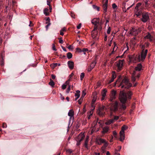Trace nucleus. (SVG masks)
Wrapping results in <instances>:
<instances>
[{
    "instance_id": "f257e3e1",
    "label": "nucleus",
    "mask_w": 155,
    "mask_h": 155,
    "mask_svg": "<svg viewBox=\"0 0 155 155\" xmlns=\"http://www.w3.org/2000/svg\"><path fill=\"white\" fill-rule=\"evenodd\" d=\"M132 94L131 92L130 91L127 93H125L124 91H120L119 95V99L120 102L122 104L125 103L127 98L131 99Z\"/></svg>"
},
{
    "instance_id": "f03ea898",
    "label": "nucleus",
    "mask_w": 155,
    "mask_h": 155,
    "mask_svg": "<svg viewBox=\"0 0 155 155\" xmlns=\"http://www.w3.org/2000/svg\"><path fill=\"white\" fill-rule=\"evenodd\" d=\"M132 86V84L130 82L129 79L127 78H124L120 83L119 87H121L122 88L124 87L128 89Z\"/></svg>"
},
{
    "instance_id": "7ed1b4c3",
    "label": "nucleus",
    "mask_w": 155,
    "mask_h": 155,
    "mask_svg": "<svg viewBox=\"0 0 155 155\" xmlns=\"http://www.w3.org/2000/svg\"><path fill=\"white\" fill-rule=\"evenodd\" d=\"M110 107L109 108L111 111L115 112L118 110V104L117 101H116L114 103H110Z\"/></svg>"
},
{
    "instance_id": "20e7f679",
    "label": "nucleus",
    "mask_w": 155,
    "mask_h": 155,
    "mask_svg": "<svg viewBox=\"0 0 155 155\" xmlns=\"http://www.w3.org/2000/svg\"><path fill=\"white\" fill-rule=\"evenodd\" d=\"M127 128V127L125 125H124L121 128V130L120 132V140L121 141H123L125 139L124 130Z\"/></svg>"
},
{
    "instance_id": "39448f33",
    "label": "nucleus",
    "mask_w": 155,
    "mask_h": 155,
    "mask_svg": "<svg viewBox=\"0 0 155 155\" xmlns=\"http://www.w3.org/2000/svg\"><path fill=\"white\" fill-rule=\"evenodd\" d=\"M147 51H148L147 49L145 50L143 49L142 50L141 54V56L140 57V56L139 55L138 57V59L140 61V60L142 61H144L146 57Z\"/></svg>"
},
{
    "instance_id": "423d86ee",
    "label": "nucleus",
    "mask_w": 155,
    "mask_h": 155,
    "mask_svg": "<svg viewBox=\"0 0 155 155\" xmlns=\"http://www.w3.org/2000/svg\"><path fill=\"white\" fill-rule=\"evenodd\" d=\"M74 111L72 110H70L68 111V116L70 117L69 121L68 123V125L70 124H72L74 120Z\"/></svg>"
},
{
    "instance_id": "0eeeda50",
    "label": "nucleus",
    "mask_w": 155,
    "mask_h": 155,
    "mask_svg": "<svg viewBox=\"0 0 155 155\" xmlns=\"http://www.w3.org/2000/svg\"><path fill=\"white\" fill-rule=\"evenodd\" d=\"M124 60H119L117 61L116 63V66L117 68V71H120L122 69L123 65Z\"/></svg>"
},
{
    "instance_id": "6e6552de",
    "label": "nucleus",
    "mask_w": 155,
    "mask_h": 155,
    "mask_svg": "<svg viewBox=\"0 0 155 155\" xmlns=\"http://www.w3.org/2000/svg\"><path fill=\"white\" fill-rule=\"evenodd\" d=\"M141 31V29L140 28H138L137 29L132 28L130 30V34L134 36H136Z\"/></svg>"
},
{
    "instance_id": "1a4fd4ad",
    "label": "nucleus",
    "mask_w": 155,
    "mask_h": 155,
    "mask_svg": "<svg viewBox=\"0 0 155 155\" xmlns=\"http://www.w3.org/2000/svg\"><path fill=\"white\" fill-rule=\"evenodd\" d=\"M84 137V135L83 134H80L76 138V140L77 141V145H79L80 142L83 140Z\"/></svg>"
},
{
    "instance_id": "9d476101",
    "label": "nucleus",
    "mask_w": 155,
    "mask_h": 155,
    "mask_svg": "<svg viewBox=\"0 0 155 155\" xmlns=\"http://www.w3.org/2000/svg\"><path fill=\"white\" fill-rule=\"evenodd\" d=\"M149 19V16L147 13L143 14L141 20L143 22H146Z\"/></svg>"
},
{
    "instance_id": "9b49d317",
    "label": "nucleus",
    "mask_w": 155,
    "mask_h": 155,
    "mask_svg": "<svg viewBox=\"0 0 155 155\" xmlns=\"http://www.w3.org/2000/svg\"><path fill=\"white\" fill-rule=\"evenodd\" d=\"M144 38L149 39L150 41H152L155 39L154 37L152 36L149 32L147 33V35L144 37Z\"/></svg>"
},
{
    "instance_id": "f8f14e48",
    "label": "nucleus",
    "mask_w": 155,
    "mask_h": 155,
    "mask_svg": "<svg viewBox=\"0 0 155 155\" xmlns=\"http://www.w3.org/2000/svg\"><path fill=\"white\" fill-rule=\"evenodd\" d=\"M108 1V0H103V7L104 9V12H106L107 11Z\"/></svg>"
},
{
    "instance_id": "ddd939ff",
    "label": "nucleus",
    "mask_w": 155,
    "mask_h": 155,
    "mask_svg": "<svg viewBox=\"0 0 155 155\" xmlns=\"http://www.w3.org/2000/svg\"><path fill=\"white\" fill-rule=\"evenodd\" d=\"M142 66L141 64H138L137 66L135 67V70L134 71H136V72L140 71L142 69Z\"/></svg>"
},
{
    "instance_id": "4468645a",
    "label": "nucleus",
    "mask_w": 155,
    "mask_h": 155,
    "mask_svg": "<svg viewBox=\"0 0 155 155\" xmlns=\"http://www.w3.org/2000/svg\"><path fill=\"white\" fill-rule=\"evenodd\" d=\"M92 23L95 26L99 23V18H94L91 21Z\"/></svg>"
},
{
    "instance_id": "2eb2a0df",
    "label": "nucleus",
    "mask_w": 155,
    "mask_h": 155,
    "mask_svg": "<svg viewBox=\"0 0 155 155\" xmlns=\"http://www.w3.org/2000/svg\"><path fill=\"white\" fill-rule=\"evenodd\" d=\"M107 92V90L106 89H103L102 93L101 94L102 96V97L101 99V100L103 101L104 100L105 97L106 96V93Z\"/></svg>"
},
{
    "instance_id": "dca6fc26",
    "label": "nucleus",
    "mask_w": 155,
    "mask_h": 155,
    "mask_svg": "<svg viewBox=\"0 0 155 155\" xmlns=\"http://www.w3.org/2000/svg\"><path fill=\"white\" fill-rule=\"evenodd\" d=\"M74 66V62L72 61H68V67L69 68L72 70L73 69Z\"/></svg>"
},
{
    "instance_id": "f3484780",
    "label": "nucleus",
    "mask_w": 155,
    "mask_h": 155,
    "mask_svg": "<svg viewBox=\"0 0 155 155\" xmlns=\"http://www.w3.org/2000/svg\"><path fill=\"white\" fill-rule=\"evenodd\" d=\"M110 96L116 98V91L114 90H112L111 91Z\"/></svg>"
},
{
    "instance_id": "a211bd4d",
    "label": "nucleus",
    "mask_w": 155,
    "mask_h": 155,
    "mask_svg": "<svg viewBox=\"0 0 155 155\" xmlns=\"http://www.w3.org/2000/svg\"><path fill=\"white\" fill-rule=\"evenodd\" d=\"M105 140L101 138L97 140L96 142L99 145H101L102 143L105 142Z\"/></svg>"
},
{
    "instance_id": "6ab92c4d",
    "label": "nucleus",
    "mask_w": 155,
    "mask_h": 155,
    "mask_svg": "<svg viewBox=\"0 0 155 155\" xmlns=\"http://www.w3.org/2000/svg\"><path fill=\"white\" fill-rule=\"evenodd\" d=\"M80 91L79 90H77L76 91V92L75 94V96L76 97V98L75 99V101H76L79 97L80 96Z\"/></svg>"
},
{
    "instance_id": "aec40b11",
    "label": "nucleus",
    "mask_w": 155,
    "mask_h": 155,
    "mask_svg": "<svg viewBox=\"0 0 155 155\" xmlns=\"http://www.w3.org/2000/svg\"><path fill=\"white\" fill-rule=\"evenodd\" d=\"M46 20L47 21H48V22H46V23L48 24V25L45 26V28H46V31H47L48 29V28L51 25V23H50V19L48 17L47 18Z\"/></svg>"
},
{
    "instance_id": "412c9836",
    "label": "nucleus",
    "mask_w": 155,
    "mask_h": 155,
    "mask_svg": "<svg viewBox=\"0 0 155 155\" xmlns=\"http://www.w3.org/2000/svg\"><path fill=\"white\" fill-rule=\"evenodd\" d=\"M97 114L101 116H103L105 114V112L103 111L98 110L97 111Z\"/></svg>"
},
{
    "instance_id": "4be33fe9",
    "label": "nucleus",
    "mask_w": 155,
    "mask_h": 155,
    "mask_svg": "<svg viewBox=\"0 0 155 155\" xmlns=\"http://www.w3.org/2000/svg\"><path fill=\"white\" fill-rule=\"evenodd\" d=\"M136 74V71H134L133 73L132 74L131 80L132 81L134 82L135 81L136 79L135 76Z\"/></svg>"
},
{
    "instance_id": "5701e85b",
    "label": "nucleus",
    "mask_w": 155,
    "mask_h": 155,
    "mask_svg": "<svg viewBox=\"0 0 155 155\" xmlns=\"http://www.w3.org/2000/svg\"><path fill=\"white\" fill-rule=\"evenodd\" d=\"M114 122V120L112 119H111L107 120L105 123V124L106 125H110Z\"/></svg>"
},
{
    "instance_id": "b1692460",
    "label": "nucleus",
    "mask_w": 155,
    "mask_h": 155,
    "mask_svg": "<svg viewBox=\"0 0 155 155\" xmlns=\"http://www.w3.org/2000/svg\"><path fill=\"white\" fill-rule=\"evenodd\" d=\"M114 47L113 49V51L111 52V53H110L111 54H113L114 52V51H116V50L117 49V45L115 42H114Z\"/></svg>"
},
{
    "instance_id": "393cba45",
    "label": "nucleus",
    "mask_w": 155,
    "mask_h": 155,
    "mask_svg": "<svg viewBox=\"0 0 155 155\" xmlns=\"http://www.w3.org/2000/svg\"><path fill=\"white\" fill-rule=\"evenodd\" d=\"M109 127H105L103 129V133H107Z\"/></svg>"
},
{
    "instance_id": "a878e982",
    "label": "nucleus",
    "mask_w": 155,
    "mask_h": 155,
    "mask_svg": "<svg viewBox=\"0 0 155 155\" xmlns=\"http://www.w3.org/2000/svg\"><path fill=\"white\" fill-rule=\"evenodd\" d=\"M48 11L49 10L48 8H45V10H44V13L46 15H48Z\"/></svg>"
},
{
    "instance_id": "bb28decb",
    "label": "nucleus",
    "mask_w": 155,
    "mask_h": 155,
    "mask_svg": "<svg viewBox=\"0 0 155 155\" xmlns=\"http://www.w3.org/2000/svg\"><path fill=\"white\" fill-rule=\"evenodd\" d=\"M104 143V145L102 147V150H104V148L106 147L108 145V143L106 141H105V142Z\"/></svg>"
},
{
    "instance_id": "cd10ccee",
    "label": "nucleus",
    "mask_w": 155,
    "mask_h": 155,
    "mask_svg": "<svg viewBox=\"0 0 155 155\" xmlns=\"http://www.w3.org/2000/svg\"><path fill=\"white\" fill-rule=\"evenodd\" d=\"M96 64V62L95 61L93 62L90 65L91 67L92 68H94L95 64Z\"/></svg>"
},
{
    "instance_id": "c85d7f7f",
    "label": "nucleus",
    "mask_w": 155,
    "mask_h": 155,
    "mask_svg": "<svg viewBox=\"0 0 155 155\" xmlns=\"http://www.w3.org/2000/svg\"><path fill=\"white\" fill-rule=\"evenodd\" d=\"M141 5V3H139L136 5V6L135 8V9L136 10H137L139 7H140Z\"/></svg>"
},
{
    "instance_id": "c756f323",
    "label": "nucleus",
    "mask_w": 155,
    "mask_h": 155,
    "mask_svg": "<svg viewBox=\"0 0 155 155\" xmlns=\"http://www.w3.org/2000/svg\"><path fill=\"white\" fill-rule=\"evenodd\" d=\"M49 84L51 86L53 87L54 85V83L51 80V81L49 83Z\"/></svg>"
},
{
    "instance_id": "7c9ffc66",
    "label": "nucleus",
    "mask_w": 155,
    "mask_h": 155,
    "mask_svg": "<svg viewBox=\"0 0 155 155\" xmlns=\"http://www.w3.org/2000/svg\"><path fill=\"white\" fill-rule=\"evenodd\" d=\"M93 8L94 9L97 10V11H99L100 10V8L98 6H96L95 5H93Z\"/></svg>"
},
{
    "instance_id": "2f4dec72",
    "label": "nucleus",
    "mask_w": 155,
    "mask_h": 155,
    "mask_svg": "<svg viewBox=\"0 0 155 155\" xmlns=\"http://www.w3.org/2000/svg\"><path fill=\"white\" fill-rule=\"evenodd\" d=\"M88 142V138H87L85 140V142L84 143V146H85V147L86 148L87 147Z\"/></svg>"
},
{
    "instance_id": "473e14b6",
    "label": "nucleus",
    "mask_w": 155,
    "mask_h": 155,
    "mask_svg": "<svg viewBox=\"0 0 155 155\" xmlns=\"http://www.w3.org/2000/svg\"><path fill=\"white\" fill-rule=\"evenodd\" d=\"M116 77V75L115 73V72H113L112 78L114 79Z\"/></svg>"
},
{
    "instance_id": "72a5a7b5",
    "label": "nucleus",
    "mask_w": 155,
    "mask_h": 155,
    "mask_svg": "<svg viewBox=\"0 0 155 155\" xmlns=\"http://www.w3.org/2000/svg\"><path fill=\"white\" fill-rule=\"evenodd\" d=\"M86 94V90H83L82 92V97H84Z\"/></svg>"
},
{
    "instance_id": "f704fd0d",
    "label": "nucleus",
    "mask_w": 155,
    "mask_h": 155,
    "mask_svg": "<svg viewBox=\"0 0 155 155\" xmlns=\"http://www.w3.org/2000/svg\"><path fill=\"white\" fill-rule=\"evenodd\" d=\"M141 12L140 11L136 12V13L135 14V15H136L137 17H139L141 15Z\"/></svg>"
},
{
    "instance_id": "c9c22d12",
    "label": "nucleus",
    "mask_w": 155,
    "mask_h": 155,
    "mask_svg": "<svg viewBox=\"0 0 155 155\" xmlns=\"http://www.w3.org/2000/svg\"><path fill=\"white\" fill-rule=\"evenodd\" d=\"M74 49L73 47V45H70L69 46H68V49H69L71 51H72Z\"/></svg>"
},
{
    "instance_id": "e433bc0d",
    "label": "nucleus",
    "mask_w": 155,
    "mask_h": 155,
    "mask_svg": "<svg viewBox=\"0 0 155 155\" xmlns=\"http://www.w3.org/2000/svg\"><path fill=\"white\" fill-rule=\"evenodd\" d=\"M84 76V73H82L80 75L81 79L82 80Z\"/></svg>"
},
{
    "instance_id": "4c0bfd02",
    "label": "nucleus",
    "mask_w": 155,
    "mask_h": 155,
    "mask_svg": "<svg viewBox=\"0 0 155 155\" xmlns=\"http://www.w3.org/2000/svg\"><path fill=\"white\" fill-rule=\"evenodd\" d=\"M105 106H103L101 107H100L98 110H100L103 111L104 109L105 108Z\"/></svg>"
},
{
    "instance_id": "58836bf2",
    "label": "nucleus",
    "mask_w": 155,
    "mask_h": 155,
    "mask_svg": "<svg viewBox=\"0 0 155 155\" xmlns=\"http://www.w3.org/2000/svg\"><path fill=\"white\" fill-rule=\"evenodd\" d=\"M72 57V54L70 52H68V59H70Z\"/></svg>"
},
{
    "instance_id": "ea45409f",
    "label": "nucleus",
    "mask_w": 155,
    "mask_h": 155,
    "mask_svg": "<svg viewBox=\"0 0 155 155\" xmlns=\"http://www.w3.org/2000/svg\"><path fill=\"white\" fill-rule=\"evenodd\" d=\"M119 118V117L118 116H114V118L113 119L114 120V121L115 120H117Z\"/></svg>"
},
{
    "instance_id": "a19ab883",
    "label": "nucleus",
    "mask_w": 155,
    "mask_h": 155,
    "mask_svg": "<svg viewBox=\"0 0 155 155\" xmlns=\"http://www.w3.org/2000/svg\"><path fill=\"white\" fill-rule=\"evenodd\" d=\"M110 31H111V28L110 27H109L107 30V34H109L110 33Z\"/></svg>"
},
{
    "instance_id": "79ce46f5",
    "label": "nucleus",
    "mask_w": 155,
    "mask_h": 155,
    "mask_svg": "<svg viewBox=\"0 0 155 155\" xmlns=\"http://www.w3.org/2000/svg\"><path fill=\"white\" fill-rule=\"evenodd\" d=\"M88 51V49L87 48H83V50H82V52H84V54H85V52L86 51Z\"/></svg>"
},
{
    "instance_id": "37998d69",
    "label": "nucleus",
    "mask_w": 155,
    "mask_h": 155,
    "mask_svg": "<svg viewBox=\"0 0 155 155\" xmlns=\"http://www.w3.org/2000/svg\"><path fill=\"white\" fill-rule=\"evenodd\" d=\"M77 51L79 53H81L82 52V50L79 48H76Z\"/></svg>"
},
{
    "instance_id": "c03bdc74",
    "label": "nucleus",
    "mask_w": 155,
    "mask_h": 155,
    "mask_svg": "<svg viewBox=\"0 0 155 155\" xmlns=\"http://www.w3.org/2000/svg\"><path fill=\"white\" fill-rule=\"evenodd\" d=\"M97 98V94L96 93H94V96L93 97V98L96 99Z\"/></svg>"
},
{
    "instance_id": "a18cd8bd",
    "label": "nucleus",
    "mask_w": 155,
    "mask_h": 155,
    "mask_svg": "<svg viewBox=\"0 0 155 155\" xmlns=\"http://www.w3.org/2000/svg\"><path fill=\"white\" fill-rule=\"evenodd\" d=\"M112 8L114 9H115L117 7V6L115 3H114L112 5Z\"/></svg>"
},
{
    "instance_id": "49530a36",
    "label": "nucleus",
    "mask_w": 155,
    "mask_h": 155,
    "mask_svg": "<svg viewBox=\"0 0 155 155\" xmlns=\"http://www.w3.org/2000/svg\"><path fill=\"white\" fill-rule=\"evenodd\" d=\"M124 104H123L122 105L121 107L124 110L126 108V107Z\"/></svg>"
},
{
    "instance_id": "de8ad7c7",
    "label": "nucleus",
    "mask_w": 155,
    "mask_h": 155,
    "mask_svg": "<svg viewBox=\"0 0 155 155\" xmlns=\"http://www.w3.org/2000/svg\"><path fill=\"white\" fill-rule=\"evenodd\" d=\"M52 48L53 50L54 51H56L57 50L55 48V46L54 44H53L52 45Z\"/></svg>"
},
{
    "instance_id": "09e8293b",
    "label": "nucleus",
    "mask_w": 155,
    "mask_h": 155,
    "mask_svg": "<svg viewBox=\"0 0 155 155\" xmlns=\"http://www.w3.org/2000/svg\"><path fill=\"white\" fill-rule=\"evenodd\" d=\"M116 98H114V97H112L110 96V98L109 99V101H110L111 102H112L113 101V100L115 99Z\"/></svg>"
},
{
    "instance_id": "8fccbe9b",
    "label": "nucleus",
    "mask_w": 155,
    "mask_h": 155,
    "mask_svg": "<svg viewBox=\"0 0 155 155\" xmlns=\"http://www.w3.org/2000/svg\"><path fill=\"white\" fill-rule=\"evenodd\" d=\"M66 87V85L64 84H63L62 85V88L63 89H64Z\"/></svg>"
},
{
    "instance_id": "3c124183",
    "label": "nucleus",
    "mask_w": 155,
    "mask_h": 155,
    "mask_svg": "<svg viewBox=\"0 0 155 155\" xmlns=\"http://www.w3.org/2000/svg\"><path fill=\"white\" fill-rule=\"evenodd\" d=\"M94 109V108L93 109H92L90 111L89 113L90 115L91 116L92 115L93 113V111Z\"/></svg>"
},
{
    "instance_id": "603ef678",
    "label": "nucleus",
    "mask_w": 155,
    "mask_h": 155,
    "mask_svg": "<svg viewBox=\"0 0 155 155\" xmlns=\"http://www.w3.org/2000/svg\"><path fill=\"white\" fill-rule=\"evenodd\" d=\"M93 68H92L91 67V66L89 67L88 68V71H91V70Z\"/></svg>"
},
{
    "instance_id": "864d4df0",
    "label": "nucleus",
    "mask_w": 155,
    "mask_h": 155,
    "mask_svg": "<svg viewBox=\"0 0 155 155\" xmlns=\"http://www.w3.org/2000/svg\"><path fill=\"white\" fill-rule=\"evenodd\" d=\"M82 101V99H79L78 101V103L80 104H81Z\"/></svg>"
},
{
    "instance_id": "5fc2aeb1",
    "label": "nucleus",
    "mask_w": 155,
    "mask_h": 155,
    "mask_svg": "<svg viewBox=\"0 0 155 155\" xmlns=\"http://www.w3.org/2000/svg\"><path fill=\"white\" fill-rule=\"evenodd\" d=\"M113 134L114 135V136L115 137H116V136H117V133L116 132V131H113Z\"/></svg>"
},
{
    "instance_id": "6e6d98bb",
    "label": "nucleus",
    "mask_w": 155,
    "mask_h": 155,
    "mask_svg": "<svg viewBox=\"0 0 155 155\" xmlns=\"http://www.w3.org/2000/svg\"><path fill=\"white\" fill-rule=\"evenodd\" d=\"M116 15L115 13L113 15V19L114 20H116Z\"/></svg>"
},
{
    "instance_id": "4d7b16f0",
    "label": "nucleus",
    "mask_w": 155,
    "mask_h": 155,
    "mask_svg": "<svg viewBox=\"0 0 155 155\" xmlns=\"http://www.w3.org/2000/svg\"><path fill=\"white\" fill-rule=\"evenodd\" d=\"M81 23L79 24V25H78L77 27V28L78 29H79L81 27Z\"/></svg>"
},
{
    "instance_id": "13d9d810",
    "label": "nucleus",
    "mask_w": 155,
    "mask_h": 155,
    "mask_svg": "<svg viewBox=\"0 0 155 155\" xmlns=\"http://www.w3.org/2000/svg\"><path fill=\"white\" fill-rule=\"evenodd\" d=\"M60 98H61V99L62 100H64V97H63L61 94H60Z\"/></svg>"
},
{
    "instance_id": "bf43d9fd",
    "label": "nucleus",
    "mask_w": 155,
    "mask_h": 155,
    "mask_svg": "<svg viewBox=\"0 0 155 155\" xmlns=\"http://www.w3.org/2000/svg\"><path fill=\"white\" fill-rule=\"evenodd\" d=\"M2 127L4 128H5L7 127V125L5 123H3Z\"/></svg>"
},
{
    "instance_id": "052dcab7",
    "label": "nucleus",
    "mask_w": 155,
    "mask_h": 155,
    "mask_svg": "<svg viewBox=\"0 0 155 155\" xmlns=\"http://www.w3.org/2000/svg\"><path fill=\"white\" fill-rule=\"evenodd\" d=\"M148 0H146V1L145 2V6L146 7L147 6Z\"/></svg>"
},
{
    "instance_id": "680f3d73",
    "label": "nucleus",
    "mask_w": 155,
    "mask_h": 155,
    "mask_svg": "<svg viewBox=\"0 0 155 155\" xmlns=\"http://www.w3.org/2000/svg\"><path fill=\"white\" fill-rule=\"evenodd\" d=\"M61 48L65 52L67 51V50L65 47H63V46H61Z\"/></svg>"
},
{
    "instance_id": "e2e57ef3",
    "label": "nucleus",
    "mask_w": 155,
    "mask_h": 155,
    "mask_svg": "<svg viewBox=\"0 0 155 155\" xmlns=\"http://www.w3.org/2000/svg\"><path fill=\"white\" fill-rule=\"evenodd\" d=\"M107 36L106 34H105L104 40L105 41H106L107 40Z\"/></svg>"
},
{
    "instance_id": "0e129e2a",
    "label": "nucleus",
    "mask_w": 155,
    "mask_h": 155,
    "mask_svg": "<svg viewBox=\"0 0 155 155\" xmlns=\"http://www.w3.org/2000/svg\"><path fill=\"white\" fill-rule=\"evenodd\" d=\"M71 16L72 18H75L74 15L72 13H71Z\"/></svg>"
},
{
    "instance_id": "69168bd1",
    "label": "nucleus",
    "mask_w": 155,
    "mask_h": 155,
    "mask_svg": "<svg viewBox=\"0 0 155 155\" xmlns=\"http://www.w3.org/2000/svg\"><path fill=\"white\" fill-rule=\"evenodd\" d=\"M51 77L53 79H55L56 76L55 75H54V74H52L51 75Z\"/></svg>"
},
{
    "instance_id": "338daca9",
    "label": "nucleus",
    "mask_w": 155,
    "mask_h": 155,
    "mask_svg": "<svg viewBox=\"0 0 155 155\" xmlns=\"http://www.w3.org/2000/svg\"><path fill=\"white\" fill-rule=\"evenodd\" d=\"M51 1H47V5L50 6V3Z\"/></svg>"
},
{
    "instance_id": "774afa93",
    "label": "nucleus",
    "mask_w": 155,
    "mask_h": 155,
    "mask_svg": "<svg viewBox=\"0 0 155 155\" xmlns=\"http://www.w3.org/2000/svg\"><path fill=\"white\" fill-rule=\"evenodd\" d=\"M63 41L62 39H60L59 40V42L60 43H61V44H62L63 43Z\"/></svg>"
}]
</instances>
